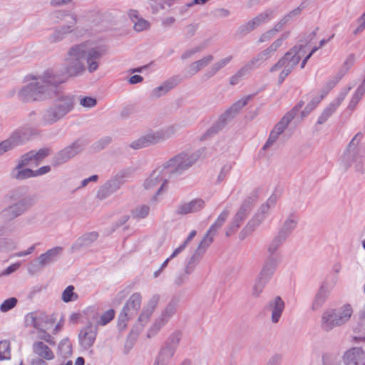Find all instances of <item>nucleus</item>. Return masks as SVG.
Here are the masks:
<instances>
[{
  "mask_svg": "<svg viewBox=\"0 0 365 365\" xmlns=\"http://www.w3.org/2000/svg\"><path fill=\"white\" fill-rule=\"evenodd\" d=\"M67 82L63 74L47 69L38 76H31L30 82L19 88L17 97L24 103L41 102L53 98V104L41 114L39 125H51L64 118L75 108V96L61 90Z\"/></svg>",
  "mask_w": 365,
  "mask_h": 365,
  "instance_id": "obj_1",
  "label": "nucleus"
},
{
  "mask_svg": "<svg viewBox=\"0 0 365 365\" xmlns=\"http://www.w3.org/2000/svg\"><path fill=\"white\" fill-rule=\"evenodd\" d=\"M106 53L105 46H91L89 41L74 44L66 52L64 70L56 71L63 74L67 81L83 75L86 70L93 73L98 69L101 59Z\"/></svg>",
  "mask_w": 365,
  "mask_h": 365,
  "instance_id": "obj_2",
  "label": "nucleus"
},
{
  "mask_svg": "<svg viewBox=\"0 0 365 365\" xmlns=\"http://www.w3.org/2000/svg\"><path fill=\"white\" fill-rule=\"evenodd\" d=\"M317 29V28L315 31L310 33L304 42L301 40V43L294 46L289 51L285 53V54L270 68L269 71L272 73L282 68L278 78L279 83H282L299 63L302 57L304 54V48L305 46L314 38Z\"/></svg>",
  "mask_w": 365,
  "mask_h": 365,
  "instance_id": "obj_3",
  "label": "nucleus"
},
{
  "mask_svg": "<svg viewBox=\"0 0 365 365\" xmlns=\"http://www.w3.org/2000/svg\"><path fill=\"white\" fill-rule=\"evenodd\" d=\"M6 197L12 202L2 211L3 217L8 221L22 215L34 205V197L28 195L26 187H18L10 190Z\"/></svg>",
  "mask_w": 365,
  "mask_h": 365,
  "instance_id": "obj_4",
  "label": "nucleus"
},
{
  "mask_svg": "<svg viewBox=\"0 0 365 365\" xmlns=\"http://www.w3.org/2000/svg\"><path fill=\"white\" fill-rule=\"evenodd\" d=\"M206 155V148H200L195 151H182L165 162L163 165L168 175H181L200 159Z\"/></svg>",
  "mask_w": 365,
  "mask_h": 365,
  "instance_id": "obj_5",
  "label": "nucleus"
},
{
  "mask_svg": "<svg viewBox=\"0 0 365 365\" xmlns=\"http://www.w3.org/2000/svg\"><path fill=\"white\" fill-rule=\"evenodd\" d=\"M178 125L172 124L155 131H150L130 143V147L135 150L165 141L177 134Z\"/></svg>",
  "mask_w": 365,
  "mask_h": 365,
  "instance_id": "obj_6",
  "label": "nucleus"
},
{
  "mask_svg": "<svg viewBox=\"0 0 365 365\" xmlns=\"http://www.w3.org/2000/svg\"><path fill=\"white\" fill-rule=\"evenodd\" d=\"M352 314L350 304L325 311L322 316L321 328L325 331H330L335 327H341L349 321Z\"/></svg>",
  "mask_w": 365,
  "mask_h": 365,
  "instance_id": "obj_7",
  "label": "nucleus"
},
{
  "mask_svg": "<svg viewBox=\"0 0 365 365\" xmlns=\"http://www.w3.org/2000/svg\"><path fill=\"white\" fill-rule=\"evenodd\" d=\"M143 297L140 292L132 294L123 306L118 319V327L123 330L127 327V322L134 317L140 309Z\"/></svg>",
  "mask_w": 365,
  "mask_h": 365,
  "instance_id": "obj_8",
  "label": "nucleus"
},
{
  "mask_svg": "<svg viewBox=\"0 0 365 365\" xmlns=\"http://www.w3.org/2000/svg\"><path fill=\"white\" fill-rule=\"evenodd\" d=\"M298 223L297 217L294 214H289L282 222L277 234L272 240L268 247L269 254H274L282 244L287 240Z\"/></svg>",
  "mask_w": 365,
  "mask_h": 365,
  "instance_id": "obj_9",
  "label": "nucleus"
},
{
  "mask_svg": "<svg viewBox=\"0 0 365 365\" xmlns=\"http://www.w3.org/2000/svg\"><path fill=\"white\" fill-rule=\"evenodd\" d=\"M33 133V130L28 128L14 130L6 139L0 142V156L29 140Z\"/></svg>",
  "mask_w": 365,
  "mask_h": 365,
  "instance_id": "obj_10",
  "label": "nucleus"
},
{
  "mask_svg": "<svg viewBox=\"0 0 365 365\" xmlns=\"http://www.w3.org/2000/svg\"><path fill=\"white\" fill-rule=\"evenodd\" d=\"M63 250V247L59 246L48 250L46 252L40 255L36 261L29 263L28 272L34 274L44 267L54 263L61 256Z\"/></svg>",
  "mask_w": 365,
  "mask_h": 365,
  "instance_id": "obj_11",
  "label": "nucleus"
},
{
  "mask_svg": "<svg viewBox=\"0 0 365 365\" xmlns=\"http://www.w3.org/2000/svg\"><path fill=\"white\" fill-rule=\"evenodd\" d=\"M160 296L158 294H153L145 304L138 318L137 322L131 330L130 335L137 336L149 322L151 316L157 307Z\"/></svg>",
  "mask_w": 365,
  "mask_h": 365,
  "instance_id": "obj_12",
  "label": "nucleus"
},
{
  "mask_svg": "<svg viewBox=\"0 0 365 365\" xmlns=\"http://www.w3.org/2000/svg\"><path fill=\"white\" fill-rule=\"evenodd\" d=\"M288 36L289 32L282 34L280 37L276 39L268 48L258 53L247 62L252 70L259 66L264 62L274 56L277 51L282 46L284 41L286 40Z\"/></svg>",
  "mask_w": 365,
  "mask_h": 365,
  "instance_id": "obj_13",
  "label": "nucleus"
},
{
  "mask_svg": "<svg viewBox=\"0 0 365 365\" xmlns=\"http://www.w3.org/2000/svg\"><path fill=\"white\" fill-rule=\"evenodd\" d=\"M53 315L48 316L40 311L32 312L25 317V325L37 330L49 329L55 323Z\"/></svg>",
  "mask_w": 365,
  "mask_h": 365,
  "instance_id": "obj_14",
  "label": "nucleus"
},
{
  "mask_svg": "<svg viewBox=\"0 0 365 365\" xmlns=\"http://www.w3.org/2000/svg\"><path fill=\"white\" fill-rule=\"evenodd\" d=\"M84 143L80 140H76L71 145L58 151L52 158L51 164L54 167L61 165L70 159L74 158L84 149Z\"/></svg>",
  "mask_w": 365,
  "mask_h": 365,
  "instance_id": "obj_15",
  "label": "nucleus"
},
{
  "mask_svg": "<svg viewBox=\"0 0 365 365\" xmlns=\"http://www.w3.org/2000/svg\"><path fill=\"white\" fill-rule=\"evenodd\" d=\"M169 177L165 168H164L163 165L159 166L145 179L143 187L146 190H152L161 183L160 187L156 192V195H160L165 187Z\"/></svg>",
  "mask_w": 365,
  "mask_h": 365,
  "instance_id": "obj_16",
  "label": "nucleus"
},
{
  "mask_svg": "<svg viewBox=\"0 0 365 365\" xmlns=\"http://www.w3.org/2000/svg\"><path fill=\"white\" fill-rule=\"evenodd\" d=\"M124 175L118 174L113 178L107 180L98 190L96 197L100 200H103L109 196L115 193L124 184Z\"/></svg>",
  "mask_w": 365,
  "mask_h": 365,
  "instance_id": "obj_17",
  "label": "nucleus"
},
{
  "mask_svg": "<svg viewBox=\"0 0 365 365\" xmlns=\"http://www.w3.org/2000/svg\"><path fill=\"white\" fill-rule=\"evenodd\" d=\"M252 200L250 198L246 199L241 206L240 207L239 210H237V213L233 217V220L230 225H229L227 230H226L225 235L227 237L230 236L232 233L236 232L238 228L241 226L244 220L247 217L248 214L251 211L252 207Z\"/></svg>",
  "mask_w": 365,
  "mask_h": 365,
  "instance_id": "obj_18",
  "label": "nucleus"
},
{
  "mask_svg": "<svg viewBox=\"0 0 365 365\" xmlns=\"http://www.w3.org/2000/svg\"><path fill=\"white\" fill-rule=\"evenodd\" d=\"M181 338L182 332L178 330L175 331L168 336L158 354L170 361L178 347Z\"/></svg>",
  "mask_w": 365,
  "mask_h": 365,
  "instance_id": "obj_19",
  "label": "nucleus"
},
{
  "mask_svg": "<svg viewBox=\"0 0 365 365\" xmlns=\"http://www.w3.org/2000/svg\"><path fill=\"white\" fill-rule=\"evenodd\" d=\"M97 335V327L93 326L91 323H88L83 327L79 332L78 341L81 347L92 354V347L96 341Z\"/></svg>",
  "mask_w": 365,
  "mask_h": 365,
  "instance_id": "obj_20",
  "label": "nucleus"
},
{
  "mask_svg": "<svg viewBox=\"0 0 365 365\" xmlns=\"http://www.w3.org/2000/svg\"><path fill=\"white\" fill-rule=\"evenodd\" d=\"M205 202L200 198L192 200L190 202H183L180 203L175 210V215L177 216H183L190 213H195L200 211L205 207Z\"/></svg>",
  "mask_w": 365,
  "mask_h": 365,
  "instance_id": "obj_21",
  "label": "nucleus"
},
{
  "mask_svg": "<svg viewBox=\"0 0 365 365\" xmlns=\"http://www.w3.org/2000/svg\"><path fill=\"white\" fill-rule=\"evenodd\" d=\"M349 89L350 88H348L344 91H341L339 94V96L324 108V110L322 111V113H321L318 118L317 124H324L331 116V115L335 112L336 108L341 105L342 101L344 100Z\"/></svg>",
  "mask_w": 365,
  "mask_h": 365,
  "instance_id": "obj_22",
  "label": "nucleus"
},
{
  "mask_svg": "<svg viewBox=\"0 0 365 365\" xmlns=\"http://www.w3.org/2000/svg\"><path fill=\"white\" fill-rule=\"evenodd\" d=\"M285 304L282 298L279 296L272 299L264 307L265 312L271 313V322L277 324L279 322L282 312L284 309Z\"/></svg>",
  "mask_w": 365,
  "mask_h": 365,
  "instance_id": "obj_23",
  "label": "nucleus"
},
{
  "mask_svg": "<svg viewBox=\"0 0 365 365\" xmlns=\"http://www.w3.org/2000/svg\"><path fill=\"white\" fill-rule=\"evenodd\" d=\"M252 97V96H245L233 103L223 114L221 115L217 123H220L222 127L227 120L233 118L239 113L240 110L247 104Z\"/></svg>",
  "mask_w": 365,
  "mask_h": 365,
  "instance_id": "obj_24",
  "label": "nucleus"
},
{
  "mask_svg": "<svg viewBox=\"0 0 365 365\" xmlns=\"http://www.w3.org/2000/svg\"><path fill=\"white\" fill-rule=\"evenodd\" d=\"M252 97V96H245L233 103L223 114L221 115L217 123H220L222 127L227 120L233 118L239 113L240 110L247 104Z\"/></svg>",
  "mask_w": 365,
  "mask_h": 365,
  "instance_id": "obj_25",
  "label": "nucleus"
},
{
  "mask_svg": "<svg viewBox=\"0 0 365 365\" xmlns=\"http://www.w3.org/2000/svg\"><path fill=\"white\" fill-rule=\"evenodd\" d=\"M272 11H266L265 12L258 14L257 16L249 21L247 24L241 26L238 29V31L241 34H245L254 30L262 24L267 22L272 16Z\"/></svg>",
  "mask_w": 365,
  "mask_h": 365,
  "instance_id": "obj_26",
  "label": "nucleus"
},
{
  "mask_svg": "<svg viewBox=\"0 0 365 365\" xmlns=\"http://www.w3.org/2000/svg\"><path fill=\"white\" fill-rule=\"evenodd\" d=\"M180 83V79L177 76L172 77L164 81L159 86L153 88L150 92V98L157 99L168 93Z\"/></svg>",
  "mask_w": 365,
  "mask_h": 365,
  "instance_id": "obj_27",
  "label": "nucleus"
},
{
  "mask_svg": "<svg viewBox=\"0 0 365 365\" xmlns=\"http://www.w3.org/2000/svg\"><path fill=\"white\" fill-rule=\"evenodd\" d=\"M27 165H31V164H29L27 161L23 160V158L21 157L17 165L13 168L11 172V178L18 180H22L34 177V173L33 170L29 168L23 169L24 167Z\"/></svg>",
  "mask_w": 365,
  "mask_h": 365,
  "instance_id": "obj_28",
  "label": "nucleus"
},
{
  "mask_svg": "<svg viewBox=\"0 0 365 365\" xmlns=\"http://www.w3.org/2000/svg\"><path fill=\"white\" fill-rule=\"evenodd\" d=\"M361 138L362 134L359 133L355 135L351 141L349 143L347 149L341 158V163L344 167L349 168L352 165L354 156L355 154H356L355 153V148L361 141Z\"/></svg>",
  "mask_w": 365,
  "mask_h": 365,
  "instance_id": "obj_29",
  "label": "nucleus"
},
{
  "mask_svg": "<svg viewBox=\"0 0 365 365\" xmlns=\"http://www.w3.org/2000/svg\"><path fill=\"white\" fill-rule=\"evenodd\" d=\"M98 233L93 231L83 234L79 237L71 247V252H75L83 247L91 246L98 238Z\"/></svg>",
  "mask_w": 365,
  "mask_h": 365,
  "instance_id": "obj_30",
  "label": "nucleus"
},
{
  "mask_svg": "<svg viewBox=\"0 0 365 365\" xmlns=\"http://www.w3.org/2000/svg\"><path fill=\"white\" fill-rule=\"evenodd\" d=\"M265 218V216L257 211L255 215L249 220L246 226L240 232V239L241 240H245L264 222Z\"/></svg>",
  "mask_w": 365,
  "mask_h": 365,
  "instance_id": "obj_31",
  "label": "nucleus"
},
{
  "mask_svg": "<svg viewBox=\"0 0 365 365\" xmlns=\"http://www.w3.org/2000/svg\"><path fill=\"white\" fill-rule=\"evenodd\" d=\"M264 262V264L260 270L257 277L264 279L267 281H269L272 277L278 265V261L276 257L272 256L273 254H270Z\"/></svg>",
  "mask_w": 365,
  "mask_h": 365,
  "instance_id": "obj_32",
  "label": "nucleus"
},
{
  "mask_svg": "<svg viewBox=\"0 0 365 365\" xmlns=\"http://www.w3.org/2000/svg\"><path fill=\"white\" fill-rule=\"evenodd\" d=\"M51 154V150L48 148H41L38 150H31L21 157L23 160L27 161L31 165H38L45 158Z\"/></svg>",
  "mask_w": 365,
  "mask_h": 365,
  "instance_id": "obj_33",
  "label": "nucleus"
},
{
  "mask_svg": "<svg viewBox=\"0 0 365 365\" xmlns=\"http://www.w3.org/2000/svg\"><path fill=\"white\" fill-rule=\"evenodd\" d=\"M32 351L38 357L47 361L53 360L55 358L53 351L44 342L41 341H35L32 345Z\"/></svg>",
  "mask_w": 365,
  "mask_h": 365,
  "instance_id": "obj_34",
  "label": "nucleus"
},
{
  "mask_svg": "<svg viewBox=\"0 0 365 365\" xmlns=\"http://www.w3.org/2000/svg\"><path fill=\"white\" fill-rule=\"evenodd\" d=\"M331 292V287L324 282L319 287L312 303V309L318 310L324 304Z\"/></svg>",
  "mask_w": 365,
  "mask_h": 365,
  "instance_id": "obj_35",
  "label": "nucleus"
},
{
  "mask_svg": "<svg viewBox=\"0 0 365 365\" xmlns=\"http://www.w3.org/2000/svg\"><path fill=\"white\" fill-rule=\"evenodd\" d=\"M214 59V56L211 54L207 55L200 60L192 62L189 65L188 73L190 76H193L207 66Z\"/></svg>",
  "mask_w": 365,
  "mask_h": 365,
  "instance_id": "obj_36",
  "label": "nucleus"
},
{
  "mask_svg": "<svg viewBox=\"0 0 365 365\" xmlns=\"http://www.w3.org/2000/svg\"><path fill=\"white\" fill-rule=\"evenodd\" d=\"M364 354L363 350L359 347H354L348 350L344 355V360L346 365H357Z\"/></svg>",
  "mask_w": 365,
  "mask_h": 365,
  "instance_id": "obj_37",
  "label": "nucleus"
},
{
  "mask_svg": "<svg viewBox=\"0 0 365 365\" xmlns=\"http://www.w3.org/2000/svg\"><path fill=\"white\" fill-rule=\"evenodd\" d=\"M178 302L175 299H172L163 309L160 316L159 317L165 323L175 315L177 312Z\"/></svg>",
  "mask_w": 365,
  "mask_h": 365,
  "instance_id": "obj_38",
  "label": "nucleus"
},
{
  "mask_svg": "<svg viewBox=\"0 0 365 365\" xmlns=\"http://www.w3.org/2000/svg\"><path fill=\"white\" fill-rule=\"evenodd\" d=\"M232 56H227L219 61H216L210 68L209 71L205 74L207 78L215 76L221 69L227 66L232 60Z\"/></svg>",
  "mask_w": 365,
  "mask_h": 365,
  "instance_id": "obj_39",
  "label": "nucleus"
},
{
  "mask_svg": "<svg viewBox=\"0 0 365 365\" xmlns=\"http://www.w3.org/2000/svg\"><path fill=\"white\" fill-rule=\"evenodd\" d=\"M229 216V211L227 210H224L218 216L215 222L211 225L210 229L207 230L209 233L215 236L217 231L221 228L223 224L225 222L226 220Z\"/></svg>",
  "mask_w": 365,
  "mask_h": 365,
  "instance_id": "obj_40",
  "label": "nucleus"
},
{
  "mask_svg": "<svg viewBox=\"0 0 365 365\" xmlns=\"http://www.w3.org/2000/svg\"><path fill=\"white\" fill-rule=\"evenodd\" d=\"M150 212L148 205H139L131 210V216L133 219L140 220L147 217Z\"/></svg>",
  "mask_w": 365,
  "mask_h": 365,
  "instance_id": "obj_41",
  "label": "nucleus"
},
{
  "mask_svg": "<svg viewBox=\"0 0 365 365\" xmlns=\"http://www.w3.org/2000/svg\"><path fill=\"white\" fill-rule=\"evenodd\" d=\"M72 33L73 32L68 29L61 26L54 30L53 34L49 36L48 40L51 43H58L64 39L67 35Z\"/></svg>",
  "mask_w": 365,
  "mask_h": 365,
  "instance_id": "obj_42",
  "label": "nucleus"
},
{
  "mask_svg": "<svg viewBox=\"0 0 365 365\" xmlns=\"http://www.w3.org/2000/svg\"><path fill=\"white\" fill-rule=\"evenodd\" d=\"M252 71V68L246 63L242 68H240L235 74L230 78V84L232 86L237 85L241 79L248 74Z\"/></svg>",
  "mask_w": 365,
  "mask_h": 365,
  "instance_id": "obj_43",
  "label": "nucleus"
},
{
  "mask_svg": "<svg viewBox=\"0 0 365 365\" xmlns=\"http://www.w3.org/2000/svg\"><path fill=\"white\" fill-rule=\"evenodd\" d=\"M355 163V168L358 172L365 173V150H359L354 155L352 163Z\"/></svg>",
  "mask_w": 365,
  "mask_h": 365,
  "instance_id": "obj_44",
  "label": "nucleus"
},
{
  "mask_svg": "<svg viewBox=\"0 0 365 365\" xmlns=\"http://www.w3.org/2000/svg\"><path fill=\"white\" fill-rule=\"evenodd\" d=\"M268 282V281L257 277L252 288V296L254 298L259 297Z\"/></svg>",
  "mask_w": 365,
  "mask_h": 365,
  "instance_id": "obj_45",
  "label": "nucleus"
},
{
  "mask_svg": "<svg viewBox=\"0 0 365 365\" xmlns=\"http://www.w3.org/2000/svg\"><path fill=\"white\" fill-rule=\"evenodd\" d=\"M291 115L292 114H285L280 121L275 125L272 132L279 136L292 121Z\"/></svg>",
  "mask_w": 365,
  "mask_h": 365,
  "instance_id": "obj_46",
  "label": "nucleus"
},
{
  "mask_svg": "<svg viewBox=\"0 0 365 365\" xmlns=\"http://www.w3.org/2000/svg\"><path fill=\"white\" fill-rule=\"evenodd\" d=\"M203 255H204L197 252V250L194 252L193 255L191 256L185 266L187 273H192L194 272Z\"/></svg>",
  "mask_w": 365,
  "mask_h": 365,
  "instance_id": "obj_47",
  "label": "nucleus"
},
{
  "mask_svg": "<svg viewBox=\"0 0 365 365\" xmlns=\"http://www.w3.org/2000/svg\"><path fill=\"white\" fill-rule=\"evenodd\" d=\"M277 201V196L276 195H272L267 200L259 207L257 212L267 217L269 210L276 205Z\"/></svg>",
  "mask_w": 365,
  "mask_h": 365,
  "instance_id": "obj_48",
  "label": "nucleus"
},
{
  "mask_svg": "<svg viewBox=\"0 0 365 365\" xmlns=\"http://www.w3.org/2000/svg\"><path fill=\"white\" fill-rule=\"evenodd\" d=\"M66 18L67 19L63 21L65 24L62 26L68 29L71 32H75L77 29L76 24L79 20L77 14L75 12L70 11Z\"/></svg>",
  "mask_w": 365,
  "mask_h": 365,
  "instance_id": "obj_49",
  "label": "nucleus"
},
{
  "mask_svg": "<svg viewBox=\"0 0 365 365\" xmlns=\"http://www.w3.org/2000/svg\"><path fill=\"white\" fill-rule=\"evenodd\" d=\"M214 235H211L208 232H206L204 237L202 239L200 242L199 243L197 249V252L204 255L207 250V249L210 246L214 240Z\"/></svg>",
  "mask_w": 365,
  "mask_h": 365,
  "instance_id": "obj_50",
  "label": "nucleus"
},
{
  "mask_svg": "<svg viewBox=\"0 0 365 365\" xmlns=\"http://www.w3.org/2000/svg\"><path fill=\"white\" fill-rule=\"evenodd\" d=\"M167 323H165L160 317L157 318L148 329L147 332V337L150 339L157 335L161 328L163 327Z\"/></svg>",
  "mask_w": 365,
  "mask_h": 365,
  "instance_id": "obj_51",
  "label": "nucleus"
},
{
  "mask_svg": "<svg viewBox=\"0 0 365 365\" xmlns=\"http://www.w3.org/2000/svg\"><path fill=\"white\" fill-rule=\"evenodd\" d=\"M60 354L63 357H68L72 353V345L68 338L63 339L58 346Z\"/></svg>",
  "mask_w": 365,
  "mask_h": 365,
  "instance_id": "obj_52",
  "label": "nucleus"
},
{
  "mask_svg": "<svg viewBox=\"0 0 365 365\" xmlns=\"http://www.w3.org/2000/svg\"><path fill=\"white\" fill-rule=\"evenodd\" d=\"M74 287L70 285L67 287L62 293L61 299L64 302L76 301L78 298V295L73 292Z\"/></svg>",
  "mask_w": 365,
  "mask_h": 365,
  "instance_id": "obj_53",
  "label": "nucleus"
},
{
  "mask_svg": "<svg viewBox=\"0 0 365 365\" xmlns=\"http://www.w3.org/2000/svg\"><path fill=\"white\" fill-rule=\"evenodd\" d=\"M70 10L58 9L51 14V18L56 22H63L67 18Z\"/></svg>",
  "mask_w": 365,
  "mask_h": 365,
  "instance_id": "obj_54",
  "label": "nucleus"
},
{
  "mask_svg": "<svg viewBox=\"0 0 365 365\" xmlns=\"http://www.w3.org/2000/svg\"><path fill=\"white\" fill-rule=\"evenodd\" d=\"M11 356L10 343L4 340L0 341V360L9 359Z\"/></svg>",
  "mask_w": 365,
  "mask_h": 365,
  "instance_id": "obj_55",
  "label": "nucleus"
},
{
  "mask_svg": "<svg viewBox=\"0 0 365 365\" xmlns=\"http://www.w3.org/2000/svg\"><path fill=\"white\" fill-rule=\"evenodd\" d=\"M111 142L112 138L110 136H105L94 143L92 148L94 151L98 152L107 147Z\"/></svg>",
  "mask_w": 365,
  "mask_h": 365,
  "instance_id": "obj_56",
  "label": "nucleus"
},
{
  "mask_svg": "<svg viewBox=\"0 0 365 365\" xmlns=\"http://www.w3.org/2000/svg\"><path fill=\"white\" fill-rule=\"evenodd\" d=\"M231 169L232 165L230 164L224 165L217 175L215 184L218 185L222 183L230 172Z\"/></svg>",
  "mask_w": 365,
  "mask_h": 365,
  "instance_id": "obj_57",
  "label": "nucleus"
},
{
  "mask_svg": "<svg viewBox=\"0 0 365 365\" xmlns=\"http://www.w3.org/2000/svg\"><path fill=\"white\" fill-rule=\"evenodd\" d=\"M115 316V312L113 309H109L106 312H105L100 317L99 321L98 322V324L104 326L107 324L108 322H110Z\"/></svg>",
  "mask_w": 365,
  "mask_h": 365,
  "instance_id": "obj_58",
  "label": "nucleus"
},
{
  "mask_svg": "<svg viewBox=\"0 0 365 365\" xmlns=\"http://www.w3.org/2000/svg\"><path fill=\"white\" fill-rule=\"evenodd\" d=\"M133 23H134V29L138 32H140L144 30H146L150 27V23L148 21H146L142 18L138 19Z\"/></svg>",
  "mask_w": 365,
  "mask_h": 365,
  "instance_id": "obj_59",
  "label": "nucleus"
},
{
  "mask_svg": "<svg viewBox=\"0 0 365 365\" xmlns=\"http://www.w3.org/2000/svg\"><path fill=\"white\" fill-rule=\"evenodd\" d=\"M17 299L14 297H11L6 299L0 306V310L2 312H6L16 306Z\"/></svg>",
  "mask_w": 365,
  "mask_h": 365,
  "instance_id": "obj_60",
  "label": "nucleus"
},
{
  "mask_svg": "<svg viewBox=\"0 0 365 365\" xmlns=\"http://www.w3.org/2000/svg\"><path fill=\"white\" fill-rule=\"evenodd\" d=\"M96 104L97 101L94 98L86 96L80 98V105L84 108H93Z\"/></svg>",
  "mask_w": 365,
  "mask_h": 365,
  "instance_id": "obj_61",
  "label": "nucleus"
},
{
  "mask_svg": "<svg viewBox=\"0 0 365 365\" xmlns=\"http://www.w3.org/2000/svg\"><path fill=\"white\" fill-rule=\"evenodd\" d=\"M327 92H325L324 94H322L319 96L314 97L307 105V112H311L314 108H316V106L320 103V101L323 99L324 96L327 94Z\"/></svg>",
  "mask_w": 365,
  "mask_h": 365,
  "instance_id": "obj_62",
  "label": "nucleus"
},
{
  "mask_svg": "<svg viewBox=\"0 0 365 365\" xmlns=\"http://www.w3.org/2000/svg\"><path fill=\"white\" fill-rule=\"evenodd\" d=\"M46 329L38 330V338L41 340H43L48 343L51 345H55V341L51 335L46 331Z\"/></svg>",
  "mask_w": 365,
  "mask_h": 365,
  "instance_id": "obj_63",
  "label": "nucleus"
},
{
  "mask_svg": "<svg viewBox=\"0 0 365 365\" xmlns=\"http://www.w3.org/2000/svg\"><path fill=\"white\" fill-rule=\"evenodd\" d=\"M278 138L279 136L277 135L271 131L267 142L265 143L262 148V150H266L271 148L276 143Z\"/></svg>",
  "mask_w": 365,
  "mask_h": 365,
  "instance_id": "obj_64",
  "label": "nucleus"
}]
</instances>
